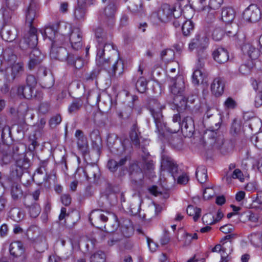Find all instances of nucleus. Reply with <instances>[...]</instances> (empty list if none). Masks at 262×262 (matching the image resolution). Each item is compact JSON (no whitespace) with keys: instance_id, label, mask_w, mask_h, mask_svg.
Segmentation results:
<instances>
[{"instance_id":"obj_23","label":"nucleus","mask_w":262,"mask_h":262,"mask_svg":"<svg viewBox=\"0 0 262 262\" xmlns=\"http://www.w3.org/2000/svg\"><path fill=\"white\" fill-rule=\"evenodd\" d=\"M9 252L13 257L21 256L25 252V248L23 243L20 241L12 242L9 246Z\"/></svg>"},{"instance_id":"obj_59","label":"nucleus","mask_w":262,"mask_h":262,"mask_svg":"<svg viewBox=\"0 0 262 262\" xmlns=\"http://www.w3.org/2000/svg\"><path fill=\"white\" fill-rule=\"evenodd\" d=\"M100 70L95 69L84 75V78L86 81H93L96 80L100 74Z\"/></svg>"},{"instance_id":"obj_21","label":"nucleus","mask_w":262,"mask_h":262,"mask_svg":"<svg viewBox=\"0 0 262 262\" xmlns=\"http://www.w3.org/2000/svg\"><path fill=\"white\" fill-rule=\"evenodd\" d=\"M224 81L221 78H215L211 85V91L212 94L216 97L220 96L224 92Z\"/></svg>"},{"instance_id":"obj_20","label":"nucleus","mask_w":262,"mask_h":262,"mask_svg":"<svg viewBox=\"0 0 262 262\" xmlns=\"http://www.w3.org/2000/svg\"><path fill=\"white\" fill-rule=\"evenodd\" d=\"M180 128L186 136H191L194 131V125L192 118L190 117L185 118L181 123Z\"/></svg>"},{"instance_id":"obj_62","label":"nucleus","mask_w":262,"mask_h":262,"mask_svg":"<svg viewBox=\"0 0 262 262\" xmlns=\"http://www.w3.org/2000/svg\"><path fill=\"white\" fill-rule=\"evenodd\" d=\"M24 169L15 165L11 173V178L14 180H19L23 174Z\"/></svg>"},{"instance_id":"obj_40","label":"nucleus","mask_w":262,"mask_h":262,"mask_svg":"<svg viewBox=\"0 0 262 262\" xmlns=\"http://www.w3.org/2000/svg\"><path fill=\"white\" fill-rule=\"evenodd\" d=\"M60 26H63V25H60L59 26V29L60 30L61 33H59L57 32L55 36L54 37V39L52 40V46H60L63 44L64 41V36L63 34H66V32H63L62 30V28H64V27H60Z\"/></svg>"},{"instance_id":"obj_15","label":"nucleus","mask_w":262,"mask_h":262,"mask_svg":"<svg viewBox=\"0 0 262 262\" xmlns=\"http://www.w3.org/2000/svg\"><path fill=\"white\" fill-rule=\"evenodd\" d=\"M70 54L67 49L62 47L52 46L50 56L51 59L67 62Z\"/></svg>"},{"instance_id":"obj_47","label":"nucleus","mask_w":262,"mask_h":262,"mask_svg":"<svg viewBox=\"0 0 262 262\" xmlns=\"http://www.w3.org/2000/svg\"><path fill=\"white\" fill-rule=\"evenodd\" d=\"M147 81L144 77H140L137 80L136 87L138 91L141 93H144L147 89Z\"/></svg>"},{"instance_id":"obj_30","label":"nucleus","mask_w":262,"mask_h":262,"mask_svg":"<svg viewBox=\"0 0 262 262\" xmlns=\"http://www.w3.org/2000/svg\"><path fill=\"white\" fill-rule=\"evenodd\" d=\"M58 27L57 25L50 26L46 27L43 30H39V32L42 34L43 37H48L52 41L58 32L57 30Z\"/></svg>"},{"instance_id":"obj_13","label":"nucleus","mask_w":262,"mask_h":262,"mask_svg":"<svg viewBox=\"0 0 262 262\" xmlns=\"http://www.w3.org/2000/svg\"><path fill=\"white\" fill-rule=\"evenodd\" d=\"M223 3V0H209L207 6H203L200 11L204 14H207L210 19L214 18L215 10L219 9Z\"/></svg>"},{"instance_id":"obj_41","label":"nucleus","mask_w":262,"mask_h":262,"mask_svg":"<svg viewBox=\"0 0 262 262\" xmlns=\"http://www.w3.org/2000/svg\"><path fill=\"white\" fill-rule=\"evenodd\" d=\"M194 25L193 23L190 19L185 20L182 26L183 34L184 36H189L194 29Z\"/></svg>"},{"instance_id":"obj_50","label":"nucleus","mask_w":262,"mask_h":262,"mask_svg":"<svg viewBox=\"0 0 262 262\" xmlns=\"http://www.w3.org/2000/svg\"><path fill=\"white\" fill-rule=\"evenodd\" d=\"M41 81L43 84L42 86L46 89L52 87L54 83V78L51 73H49L47 77H42Z\"/></svg>"},{"instance_id":"obj_6","label":"nucleus","mask_w":262,"mask_h":262,"mask_svg":"<svg viewBox=\"0 0 262 262\" xmlns=\"http://www.w3.org/2000/svg\"><path fill=\"white\" fill-rule=\"evenodd\" d=\"M39 5L36 0H31L24 8L26 24L33 26L32 24L39 16Z\"/></svg>"},{"instance_id":"obj_46","label":"nucleus","mask_w":262,"mask_h":262,"mask_svg":"<svg viewBox=\"0 0 262 262\" xmlns=\"http://www.w3.org/2000/svg\"><path fill=\"white\" fill-rule=\"evenodd\" d=\"M140 208V201L139 198H136L133 200L129 206V211L134 215L139 213Z\"/></svg>"},{"instance_id":"obj_28","label":"nucleus","mask_w":262,"mask_h":262,"mask_svg":"<svg viewBox=\"0 0 262 262\" xmlns=\"http://www.w3.org/2000/svg\"><path fill=\"white\" fill-rule=\"evenodd\" d=\"M235 13L234 9L231 7L224 8L222 11V19L227 24L231 23L234 19Z\"/></svg>"},{"instance_id":"obj_53","label":"nucleus","mask_w":262,"mask_h":262,"mask_svg":"<svg viewBox=\"0 0 262 262\" xmlns=\"http://www.w3.org/2000/svg\"><path fill=\"white\" fill-rule=\"evenodd\" d=\"M11 133V129L9 126L5 125V126L3 127L1 138L4 144H8V139L10 138Z\"/></svg>"},{"instance_id":"obj_2","label":"nucleus","mask_w":262,"mask_h":262,"mask_svg":"<svg viewBox=\"0 0 262 262\" xmlns=\"http://www.w3.org/2000/svg\"><path fill=\"white\" fill-rule=\"evenodd\" d=\"M171 83L170 92L175 96L173 98V103L176 105L178 111L185 110L187 106V99L184 96L185 86L183 78L181 76L176 79L172 78Z\"/></svg>"},{"instance_id":"obj_51","label":"nucleus","mask_w":262,"mask_h":262,"mask_svg":"<svg viewBox=\"0 0 262 262\" xmlns=\"http://www.w3.org/2000/svg\"><path fill=\"white\" fill-rule=\"evenodd\" d=\"M105 254L102 251H98L92 254L90 257V262H104Z\"/></svg>"},{"instance_id":"obj_29","label":"nucleus","mask_w":262,"mask_h":262,"mask_svg":"<svg viewBox=\"0 0 262 262\" xmlns=\"http://www.w3.org/2000/svg\"><path fill=\"white\" fill-rule=\"evenodd\" d=\"M10 192L12 199L15 201L20 199L23 196L21 186L16 182H13L11 185Z\"/></svg>"},{"instance_id":"obj_24","label":"nucleus","mask_w":262,"mask_h":262,"mask_svg":"<svg viewBox=\"0 0 262 262\" xmlns=\"http://www.w3.org/2000/svg\"><path fill=\"white\" fill-rule=\"evenodd\" d=\"M84 173L88 180H97L100 176V170L97 165H91L86 167Z\"/></svg>"},{"instance_id":"obj_9","label":"nucleus","mask_w":262,"mask_h":262,"mask_svg":"<svg viewBox=\"0 0 262 262\" xmlns=\"http://www.w3.org/2000/svg\"><path fill=\"white\" fill-rule=\"evenodd\" d=\"M233 250L231 242H223L222 245L218 244L212 248V252H219L221 253V262H228L230 259L229 255Z\"/></svg>"},{"instance_id":"obj_1","label":"nucleus","mask_w":262,"mask_h":262,"mask_svg":"<svg viewBox=\"0 0 262 262\" xmlns=\"http://www.w3.org/2000/svg\"><path fill=\"white\" fill-rule=\"evenodd\" d=\"M97 40V51L96 57L97 66L108 74L110 77L115 78L118 73L121 76L124 71V64L120 58L118 51L108 41V35L101 28L95 31Z\"/></svg>"},{"instance_id":"obj_33","label":"nucleus","mask_w":262,"mask_h":262,"mask_svg":"<svg viewBox=\"0 0 262 262\" xmlns=\"http://www.w3.org/2000/svg\"><path fill=\"white\" fill-rule=\"evenodd\" d=\"M67 62L69 65L74 67L76 69H80L84 65L83 60L80 57L73 54L70 55Z\"/></svg>"},{"instance_id":"obj_37","label":"nucleus","mask_w":262,"mask_h":262,"mask_svg":"<svg viewBox=\"0 0 262 262\" xmlns=\"http://www.w3.org/2000/svg\"><path fill=\"white\" fill-rule=\"evenodd\" d=\"M195 176L198 181L200 183H205L208 178L207 169L204 166L198 167L195 171Z\"/></svg>"},{"instance_id":"obj_32","label":"nucleus","mask_w":262,"mask_h":262,"mask_svg":"<svg viewBox=\"0 0 262 262\" xmlns=\"http://www.w3.org/2000/svg\"><path fill=\"white\" fill-rule=\"evenodd\" d=\"M77 3L78 6L75 9L74 14L75 18L79 21L83 20L85 15V11L83 5L86 3V2H80V0H78Z\"/></svg>"},{"instance_id":"obj_7","label":"nucleus","mask_w":262,"mask_h":262,"mask_svg":"<svg viewBox=\"0 0 262 262\" xmlns=\"http://www.w3.org/2000/svg\"><path fill=\"white\" fill-rule=\"evenodd\" d=\"M129 171L132 179V183L134 184L135 188L138 189L143 185L144 174L142 169L140 168L139 163L132 164L129 168Z\"/></svg>"},{"instance_id":"obj_27","label":"nucleus","mask_w":262,"mask_h":262,"mask_svg":"<svg viewBox=\"0 0 262 262\" xmlns=\"http://www.w3.org/2000/svg\"><path fill=\"white\" fill-rule=\"evenodd\" d=\"M17 95L22 98L30 99L33 95V90L30 86L20 85L17 88Z\"/></svg>"},{"instance_id":"obj_22","label":"nucleus","mask_w":262,"mask_h":262,"mask_svg":"<svg viewBox=\"0 0 262 262\" xmlns=\"http://www.w3.org/2000/svg\"><path fill=\"white\" fill-rule=\"evenodd\" d=\"M75 137L77 139V144L78 148L83 153H86L88 150V143L83 133L81 130L77 129L75 132Z\"/></svg>"},{"instance_id":"obj_26","label":"nucleus","mask_w":262,"mask_h":262,"mask_svg":"<svg viewBox=\"0 0 262 262\" xmlns=\"http://www.w3.org/2000/svg\"><path fill=\"white\" fill-rule=\"evenodd\" d=\"M143 152L144 155L142 156V160L144 164V170L147 173L150 174L151 176L152 177V172L155 169L154 163L152 160L148 158L147 157L149 155V153L147 152V150L145 149V152Z\"/></svg>"},{"instance_id":"obj_5","label":"nucleus","mask_w":262,"mask_h":262,"mask_svg":"<svg viewBox=\"0 0 262 262\" xmlns=\"http://www.w3.org/2000/svg\"><path fill=\"white\" fill-rule=\"evenodd\" d=\"M176 12L174 7L166 3L163 4L157 12L152 13L151 19L157 17L161 22L166 23L175 17Z\"/></svg>"},{"instance_id":"obj_39","label":"nucleus","mask_w":262,"mask_h":262,"mask_svg":"<svg viewBox=\"0 0 262 262\" xmlns=\"http://www.w3.org/2000/svg\"><path fill=\"white\" fill-rule=\"evenodd\" d=\"M88 103H97L100 99V95L99 92L95 90H92L88 92L86 96Z\"/></svg>"},{"instance_id":"obj_63","label":"nucleus","mask_w":262,"mask_h":262,"mask_svg":"<svg viewBox=\"0 0 262 262\" xmlns=\"http://www.w3.org/2000/svg\"><path fill=\"white\" fill-rule=\"evenodd\" d=\"M224 34V31L220 27H216L213 29L212 33L213 39L219 41L222 39Z\"/></svg>"},{"instance_id":"obj_55","label":"nucleus","mask_w":262,"mask_h":262,"mask_svg":"<svg viewBox=\"0 0 262 262\" xmlns=\"http://www.w3.org/2000/svg\"><path fill=\"white\" fill-rule=\"evenodd\" d=\"M248 238L251 243L255 247L259 246L261 242V235L259 233H253L251 234Z\"/></svg>"},{"instance_id":"obj_4","label":"nucleus","mask_w":262,"mask_h":262,"mask_svg":"<svg viewBox=\"0 0 262 262\" xmlns=\"http://www.w3.org/2000/svg\"><path fill=\"white\" fill-rule=\"evenodd\" d=\"M62 27L66 29H68L69 32V40L73 49L78 50L82 46V32L79 28L74 27H72L71 25L68 24H63ZM60 28L62 26H60Z\"/></svg>"},{"instance_id":"obj_3","label":"nucleus","mask_w":262,"mask_h":262,"mask_svg":"<svg viewBox=\"0 0 262 262\" xmlns=\"http://www.w3.org/2000/svg\"><path fill=\"white\" fill-rule=\"evenodd\" d=\"M165 106L162 105L156 99L151 98L148 102V108L156 124L157 132L162 136H164V130L166 129V123L163 121L162 110Z\"/></svg>"},{"instance_id":"obj_43","label":"nucleus","mask_w":262,"mask_h":262,"mask_svg":"<svg viewBox=\"0 0 262 262\" xmlns=\"http://www.w3.org/2000/svg\"><path fill=\"white\" fill-rule=\"evenodd\" d=\"M253 66L254 64L252 60H248L246 63L241 65L239 71L242 75H249L250 74Z\"/></svg>"},{"instance_id":"obj_16","label":"nucleus","mask_w":262,"mask_h":262,"mask_svg":"<svg viewBox=\"0 0 262 262\" xmlns=\"http://www.w3.org/2000/svg\"><path fill=\"white\" fill-rule=\"evenodd\" d=\"M29 27V31L24 36V41L30 48H34L38 43L37 31L33 26Z\"/></svg>"},{"instance_id":"obj_45","label":"nucleus","mask_w":262,"mask_h":262,"mask_svg":"<svg viewBox=\"0 0 262 262\" xmlns=\"http://www.w3.org/2000/svg\"><path fill=\"white\" fill-rule=\"evenodd\" d=\"M238 26L236 24H227L225 27V32L229 37H233L237 33Z\"/></svg>"},{"instance_id":"obj_19","label":"nucleus","mask_w":262,"mask_h":262,"mask_svg":"<svg viewBox=\"0 0 262 262\" xmlns=\"http://www.w3.org/2000/svg\"><path fill=\"white\" fill-rule=\"evenodd\" d=\"M116 9L117 6L114 2H111L104 9V14L107 17V24L109 27H112L115 23L114 16Z\"/></svg>"},{"instance_id":"obj_60","label":"nucleus","mask_w":262,"mask_h":262,"mask_svg":"<svg viewBox=\"0 0 262 262\" xmlns=\"http://www.w3.org/2000/svg\"><path fill=\"white\" fill-rule=\"evenodd\" d=\"M180 114H174L172 117V122L173 123H177V124L178 126V128L174 129L172 130L171 128H170L169 127L166 126L167 129H165L164 132L165 131H167V132H170V133H177L179 130V129L180 128V125H181V123L180 122Z\"/></svg>"},{"instance_id":"obj_42","label":"nucleus","mask_w":262,"mask_h":262,"mask_svg":"<svg viewBox=\"0 0 262 262\" xmlns=\"http://www.w3.org/2000/svg\"><path fill=\"white\" fill-rule=\"evenodd\" d=\"M203 72L200 69L195 70L192 76V82L194 85H199L200 83H202L204 80Z\"/></svg>"},{"instance_id":"obj_18","label":"nucleus","mask_w":262,"mask_h":262,"mask_svg":"<svg viewBox=\"0 0 262 262\" xmlns=\"http://www.w3.org/2000/svg\"><path fill=\"white\" fill-rule=\"evenodd\" d=\"M214 60L220 64L226 62L229 59V54L227 50L223 48H218L212 53Z\"/></svg>"},{"instance_id":"obj_36","label":"nucleus","mask_w":262,"mask_h":262,"mask_svg":"<svg viewBox=\"0 0 262 262\" xmlns=\"http://www.w3.org/2000/svg\"><path fill=\"white\" fill-rule=\"evenodd\" d=\"M14 158L16 161V165L19 168L23 169H27L29 167V160L25 157L24 154H21L17 158V156L14 155Z\"/></svg>"},{"instance_id":"obj_64","label":"nucleus","mask_w":262,"mask_h":262,"mask_svg":"<svg viewBox=\"0 0 262 262\" xmlns=\"http://www.w3.org/2000/svg\"><path fill=\"white\" fill-rule=\"evenodd\" d=\"M113 217L115 222L112 224L108 223L107 225V227L106 229L108 230V232H114L120 226V222L118 221L117 216L114 214Z\"/></svg>"},{"instance_id":"obj_49","label":"nucleus","mask_w":262,"mask_h":262,"mask_svg":"<svg viewBox=\"0 0 262 262\" xmlns=\"http://www.w3.org/2000/svg\"><path fill=\"white\" fill-rule=\"evenodd\" d=\"M29 107L27 103L20 104L17 108V118H23L27 115Z\"/></svg>"},{"instance_id":"obj_44","label":"nucleus","mask_w":262,"mask_h":262,"mask_svg":"<svg viewBox=\"0 0 262 262\" xmlns=\"http://www.w3.org/2000/svg\"><path fill=\"white\" fill-rule=\"evenodd\" d=\"M186 212L189 215L193 216L194 221H196L200 217L201 210L200 208L194 207L192 205H189Z\"/></svg>"},{"instance_id":"obj_48","label":"nucleus","mask_w":262,"mask_h":262,"mask_svg":"<svg viewBox=\"0 0 262 262\" xmlns=\"http://www.w3.org/2000/svg\"><path fill=\"white\" fill-rule=\"evenodd\" d=\"M174 53L170 49L163 50L161 53V57L165 61H170L174 59Z\"/></svg>"},{"instance_id":"obj_8","label":"nucleus","mask_w":262,"mask_h":262,"mask_svg":"<svg viewBox=\"0 0 262 262\" xmlns=\"http://www.w3.org/2000/svg\"><path fill=\"white\" fill-rule=\"evenodd\" d=\"M161 169L163 171H168L174 179L177 176L178 166L173 160L168 155L163 154L162 156Z\"/></svg>"},{"instance_id":"obj_31","label":"nucleus","mask_w":262,"mask_h":262,"mask_svg":"<svg viewBox=\"0 0 262 262\" xmlns=\"http://www.w3.org/2000/svg\"><path fill=\"white\" fill-rule=\"evenodd\" d=\"M128 8L132 13L135 14H141L144 12L142 0H132Z\"/></svg>"},{"instance_id":"obj_61","label":"nucleus","mask_w":262,"mask_h":262,"mask_svg":"<svg viewBox=\"0 0 262 262\" xmlns=\"http://www.w3.org/2000/svg\"><path fill=\"white\" fill-rule=\"evenodd\" d=\"M251 141L259 149H262V133L254 135L251 137Z\"/></svg>"},{"instance_id":"obj_17","label":"nucleus","mask_w":262,"mask_h":262,"mask_svg":"<svg viewBox=\"0 0 262 262\" xmlns=\"http://www.w3.org/2000/svg\"><path fill=\"white\" fill-rule=\"evenodd\" d=\"M107 220V217L102 213L101 210L99 209L92 211L89 216V220L91 224L97 228H100L99 227L100 222H106Z\"/></svg>"},{"instance_id":"obj_12","label":"nucleus","mask_w":262,"mask_h":262,"mask_svg":"<svg viewBox=\"0 0 262 262\" xmlns=\"http://www.w3.org/2000/svg\"><path fill=\"white\" fill-rule=\"evenodd\" d=\"M130 138L133 142V144L138 147H141L142 149V151L145 152L146 148L144 146L149 144V141L147 140H143L141 142L140 140L141 137L140 136V132L136 124H134L131 128L130 132Z\"/></svg>"},{"instance_id":"obj_11","label":"nucleus","mask_w":262,"mask_h":262,"mask_svg":"<svg viewBox=\"0 0 262 262\" xmlns=\"http://www.w3.org/2000/svg\"><path fill=\"white\" fill-rule=\"evenodd\" d=\"M208 42V38L205 34H196L189 43V49L192 51L196 49L199 51L204 50L206 48Z\"/></svg>"},{"instance_id":"obj_34","label":"nucleus","mask_w":262,"mask_h":262,"mask_svg":"<svg viewBox=\"0 0 262 262\" xmlns=\"http://www.w3.org/2000/svg\"><path fill=\"white\" fill-rule=\"evenodd\" d=\"M24 204L28 209V211L32 217H36L39 215L41 212V208L39 204L34 203L29 205L25 200Z\"/></svg>"},{"instance_id":"obj_52","label":"nucleus","mask_w":262,"mask_h":262,"mask_svg":"<svg viewBox=\"0 0 262 262\" xmlns=\"http://www.w3.org/2000/svg\"><path fill=\"white\" fill-rule=\"evenodd\" d=\"M232 178L234 179H237L242 182H244L245 180L244 176L242 171L238 168L235 169L233 171L231 177H227L226 181L228 183H229L231 181Z\"/></svg>"},{"instance_id":"obj_58","label":"nucleus","mask_w":262,"mask_h":262,"mask_svg":"<svg viewBox=\"0 0 262 262\" xmlns=\"http://www.w3.org/2000/svg\"><path fill=\"white\" fill-rule=\"evenodd\" d=\"M82 102L80 99H76L74 101L69 107V112L70 113H75L78 111L81 107Z\"/></svg>"},{"instance_id":"obj_38","label":"nucleus","mask_w":262,"mask_h":262,"mask_svg":"<svg viewBox=\"0 0 262 262\" xmlns=\"http://www.w3.org/2000/svg\"><path fill=\"white\" fill-rule=\"evenodd\" d=\"M243 50H247V54L251 59L250 60H254L257 59L259 56V50H257L254 47L250 45H246L243 47Z\"/></svg>"},{"instance_id":"obj_10","label":"nucleus","mask_w":262,"mask_h":262,"mask_svg":"<svg viewBox=\"0 0 262 262\" xmlns=\"http://www.w3.org/2000/svg\"><path fill=\"white\" fill-rule=\"evenodd\" d=\"M243 17L247 21L256 23L260 18L261 12L256 5H251L245 10Z\"/></svg>"},{"instance_id":"obj_25","label":"nucleus","mask_w":262,"mask_h":262,"mask_svg":"<svg viewBox=\"0 0 262 262\" xmlns=\"http://www.w3.org/2000/svg\"><path fill=\"white\" fill-rule=\"evenodd\" d=\"M120 229L123 235L128 237L134 233V228L130 221L128 219H123L120 223Z\"/></svg>"},{"instance_id":"obj_54","label":"nucleus","mask_w":262,"mask_h":262,"mask_svg":"<svg viewBox=\"0 0 262 262\" xmlns=\"http://www.w3.org/2000/svg\"><path fill=\"white\" fill-rule=\"evenodd\" d=\"M10 215L14 221L18 222L20 221L24 216L23 213L19 209L14 208L10 211Z\"/></svg>"},{"instance_id":"obj_14","label":"nucleus","mask_w":262,"mask_h":262,"mask_svg":"<svg viewBox=\"0 0 262 262\" xmlns=\"http://www.w3.org/2000/svg\"><path fill=\"white\" fill-rule=\"evenodd\" d=\"M216 132L213 130H207L204 133V138L208 139L206 142L213 147L219 148L224 144V139L222 136H216Z\"/></svg>"},{"instance_id":"obj_57","label":"nucleus","mask_w":262,"mask_h":262,"mask_svg":"<svg viewBox=\"0 0 262 262\" xmlns=\"http://www.w3.org/2000/svg\"><path fill=\"white\" fill-rule=\"evenodd\" d=\"M21 4V0H6L7 8L11 11L16 10Z\"/></svg>"},{"instance_id":"obj_56","label":"nucleus","mask_w":262,"mask_h":262,"mask_svg":"<svg viewBox=\"0 0 262 262\" xmlns=\"http://www.w3.org/2000/svg\"><path fill=\"white\" fill-rule=\"evenodd\" d=\"M33 50L31 51L30 55V59H36L37 62H41L44 56L41 52L37 48H32Z\"/></svg>"},{"instance_id":"obj_35","label":"nucleus","mask_w":262,"mask_h":262,"mask_svg":"<svg viewBox=\"0 0 262 262\" xmlns=\"http://www.w3.org/2000/svg\"><path fill=\"white\" fill-rule=\"evenodd\" d=\"M24 64L21 62H17L13 64L11 68L12 80H14L16 78L19 77L24 72Z\"/></svg>"}]
</instances>
